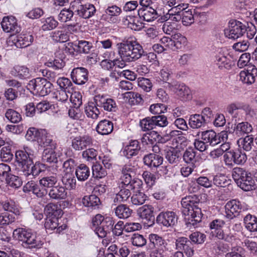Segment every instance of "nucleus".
<instances>
[{
  "mask_svg": "<svg viewBox=\"0 0 257 257\" xmlns=\"http://www.w3.org/2000/svg\"><path fill=\"white\" fill-rule=\"evenodd\" d=\"M118 54L126 62L135 61L145 55L143 47L136 41L126 40L116 45Z\"/></svg>",
  "mask_w": 257,
  "mask_h": 257,
  "instance_id": "nucleus-1",
  "label": "nucleus"
},
{
  "mask_svg": "<svg viewBox=\"0 0 257 257\" xmlns=\"http://www.w3.org/2000/svg\"><path fill=\"white\" fill-rule=\"evenodd\" d=\"M13 235L16 239L22 242L25 247L40 248L44 243L41 237L31 230L23 228H17L14 230Z\"/></svg>",
  "mask_w": 257,
  "mask_h": 257,
  "instance_id": "nucleus-2",
  "label": "nucleus"
},
{
  "mask_svg": "<svg viewBox=\"0 0 257 257\" xmlns=\"http://www.w3.org/2000/svg\"><path fill=\"white\" fill-rule=\"evenodd\" d=\"M53 84L46 78L38 77L29 81L28 89L33 90L39 95L44 96L50 93L52 89Z\"/></svg>",
  "mask_w": 257,
  "mask_h": 257,
  "instance_id": "nucleus-3",
  "label": "nucleus"
},
{
  "mask_svg": "<svg viewBox=\"0 0 257 257\" xmlns=\"http://www.w3.org/2000/svg\"><path fill=\"white\" fill-rule=\"evenodd\" d=\"M247 209V205L244 202L233 199L225 205L224 216L228 219H232L237 217L241 211Z\"/></svg>",
  "mask_w": 257,
  "mask_h": 257,
  "instance_id": "nucleus-4",
  "label": "nucleus"
},
{
  "mask_svg": "<svg viewBox=\"0 0 257 257\" xmlns=\"http://www.w3.org/2000/svg\"><path fill=\"white\" fill-rule=\"evenodd\" d=\"M201 139L208 144V146H214L227 141L228 134L224 131L216 134L213 130H208L201 132Z\"/></svg>",
  "mask_w": 257,
  "mask_h": 257,
  "instance_id": "nucleus-5",
  "label": "nucleus"
},
{
  "mask_svg": "<svg viewBox=\"0 0 257 257\" xmlns=\"http://www.w3.org/2000/svg\"><path fill=\"white\" fill-rule=\"evenodd\" d=\"M28 148L24 150H19L15 153V158L17 166L19 168V172L20 174L21 171H24L29 166L32 165L33 155L29 152Z\"/></svg>",
  "mask_w": 257,
  "mask_h": 257,
  "instance_id": "nucleus-6",
  "label": "nucleus"
},
{
  "mask_svg": "<svg viewBox=\"0 0 257 257\" xmlns=\"http://www.w3.org/2000/svg\"><path fill=\"white\" fill-rule=\"evenodd\" d=\"M71 8L77 12L79 17L84 19L90 18L96 12L95 8L92 4L82 5L80 2L75 1L71 4Z\"/></svg>",
  "mask_w": 257,
  "mask_h": 257,
  "instance_id": "nucleus-7",
  "label": "nucleus"
},
{
  "mask_svg": "<svg viewBox=\"0 0 257 257\" xmlns=\"http://www.w3.org/2000/svg\"><path fill=\"white\" fill-rule=\"evenodd\" d=\"M244 24L241 22L232 20L229 22L228 28L224 30L225 36L229 39H237L244 34Z\"/></svg>",
  "mask_w": 257,
  "mask_h": 257,
  "instance_id": "nucleus-8",
  "label": "nucleus"
},
{
  "mask_svg": "<svg viewBox=\"0 0 257 257\" xmlns=\"http://www.w3.org/2000/svg\"><path fill=\"white\" fill-rule=\"evenodd\" d=\"M150 247L154 248L152 254L155 257H163V247H165L166 244L165 240L160 236L156 234L149 235Z\"/></svg>",
  "mask_w": 257,
  "mask_h": 257,
  "instance_id": "nucleus-9",
  "label": "nucleus"
},
{
  "mask_svg": "<svg viewBox=\"0 0 257 257\" xmlns=\"http://www.w3.org/2000/svg\"><path fill=\"white\" fill-rule=\"evenodd\" d=\"M94 101L97 106L103 108L105 111L115 112L117 109L115 100L106 96L97 95L95 96Z\"/></svg>",
  "mask_w": 257,
  "mask_h": 257,
  "instance_id": "nucleus-10",
  "label": "nucleus"
},
{
  "mask_svg": "<svg viewBox=\"0 0 257 257\" xmlns=\"http://www.w3.org/2000/svg\"><path fill=\"white\" fill-rule=\"evenodd\" d=\"M175 248L184 252L187 257H192L195 253L193 244L189 238L181 236L175 239Z\"/></svg>",
  "mask_w": 257,
  "mask_h": 257,
  "instance_id": "nucleus-11",
  "label": "nucleus"
},
{
  "mask_svg": "<svg viewBox=\"0 0 257 257\" xmlns=\"http://www.w3.org/2000/svg\"><path fill=\"white\" fill-rule=\"evenodd\" d=\"M201 203L200 202L199 196L196 195L187 196L182 199L181 205L182 206V213L184 215H189V211L191 209L200 207Z\"/></svg>",
  "mask_w": 257,
  "mask_h": 257,
  "instance_id": "nucleus-12",
  "label": "nucleus"
},
{
  "mask_svg": "<svg viewBox=\"0 0 257 257\" xmlns=\"http://www.w3.org/2000/svg\"><path fill=\"white\" fill-rule=\"evenodd\" d=\"M178 220V217L173 211L162 212L156 218V222L166 227H172L175 225Z\"/></svg>",
  "mask_w": 257,
  "mask_h": 257,
  "instance_id": "nucleus-13",
  "label": "nucleus"
},
{
  "mask_svg": "<svg viewBox=\"0 0 257 257\" xmlns=\"http://www.w3.org/2000/svg\"><path fill=\"white\" fill-rule=\"evenodd\" d=\"M1 25L4 31L6 33L15 34L21 31V27L18 25L17 19L12 16L4 17Z\"/></svg>",
  "mask_w": 257,
  "mask_h": 257,
  "instance_id": "nucleus-14",
  "label": "nucleus"
},
{
  "mask_svg": "<svg viewBox=\"0 0 257 257\" xmlns=\"http://www.w3.org/2000/svg\"><path fill=\"white\" fill-rule=\"evenodd\" d=\"M92 144V138L87 135L74 137L72 140V147L75 151H81Z\"/></svg>",
  "mask_w": 257,
  "mask_h": 257,
  "instance_id": "nucleus-15",
  "label": "nucleus"
},
{
  "mask_svg": "<svg viewBox=\"0 0 257 257\" xmlns=\"http://www.w3.org/2000/svg\"><path fill=\"white\" fill-rule=\"evenodd\" d=\"M136 174L135 169L131 165L126 164L121 169V175L120 177V184L127 187Z\"/></svg>",
  "mask_w": 257,
  "mask_h": 257,
  "instance_id": "nucleus-16",
  "label": "nucleus"
},
{
  "mask_svg": "<svg viewBox=\"0 0 257 257\" xmlns=\"http://www.w3.org/2000/svg\"><path fill=\"white\" fill-rule=\"evenodd\" d=\"M73 82L78 85H83L88 80V71L84 67L74 68L71 73Z\"/></svg>",
  "mask_w": 257,
  "mask_h": 257,
  "instance_id": "nucleus-17",
  "label": "nucleus"
},
{
  "mask_svg": "<svg viewBox=\"0 0 257 257\" xmlns=\"http://www.w3.org/2000/svg\"><path fill=\"white\" fill-rule=\"evenodd\" d=\"M50 198L52 200L60 201L65 200L67 197V192L66 188L62 185L55 186L48 190Z\"/></svg>",
  "mask_w": 257,
  "mask_h": 257,
  "instance_id": "nucleus-18",
  "label": "nucleus"
},
{
  "mask_svg": "<svg viewBox=\"0 0 257 257\" xmlns=\"http://www.w3.org/2000/svg\"><path fill=\"white\" fill-rule=\"evenodd\" d=\"M24 190L25 192H32L39 198L46 197L48 194L47 190L42 188L40 184H37L33 181L27 183L24 187Z\"/></svg>",
  "mask_w": 257,
  "mask_h": 257,
  "instance_id": "nucleus-19",
  "label": "nucleus"
},
{
  "mask_svg": "<svg viewBox=\"0 0 257 257\" xmlns=\"http://www.w3.org/2000/svg\"><path fill=\"white\" fill-rule=\"evenodd\" d=\"M154 211V208L152 205H145L140 210V217L145 220L144 223L148 226H151L155 223Z\"/></svg>",
  "mask_w": 257,
  "mask_h": 257,
  "instance_id": "nucleus-20",
  "label": "nucleus"
},
{
  "mask_svg": "<svg viewBox=\"0 0 257 257\" xmlns=\"http://www.w3.org/2000/svg\"><path fill=\"white\" fill-rule=\"evenodd\" d=\"M58 218L56 217H46L44 226L47 232L51 233L52 231L55 230L56 233H60L66 228L67 225L65 224L58 226Z\"/></svg>",
  "mask_w": 257,
  "mask_h": 257,
  "instance_id": "nucleus-21",
  "label": "nucleus"
},
{
  "mask_svg": "<svg viewBox=\"0 0 257 257\" xmlns=\"http://www.w3.org/2000/svg\"><path fill=\"white\" fill-rule=\"evenodd\" d=\"M138 15L141 19L147 22H152L158 17L156 6L142 8L138 10Z\"/></svg>",
  "mask_w": 257,
  "mask_h": 257,
  "instance_id": "nucleus-22",
  "label": "nucleus"
},
{
  "mask_svg": "<svg viewBox=\"0 0 257 257\" xmlns=\"http://www.w3.org/2000/svg\"><path fill=\"white\" fill-rule=\"evenodd\" d=\"M114 221L112 218L106 217L102 221L101 226H100L97 230V235L100 238L105 237L108 233L112 232L113 226H114Z\"/></svg>",
  "mask_w": 257,
  "mask_h": 257,
  "instance_id": "nucleus-23",
  "label": "nucleus"
},
{
  "mask_svg": "<svg viewBox=\"0 0 257 257\" xmlns=\"http://www.w3.org/2000/svg\"><path fill=\"white\" fill-rule=\"evenodd\" d=\"M33 39V36L30 33H22L16 36L13 42L17 48H25L30 45Z\"/></svg>",
  "mask_w": 257,
  "mask_h": 257,
  "instance_id": "nucleus-24",
  "label": "nucleus"
},
{
  "mask_svg": "<svg viewBox=\"0 0 257 257\" xmlns=\"http://www.w3.org/2000/svg\"><path fill=\"white\" fill-rule=\"evenodd\" d=\"M240 80L243 83L250 85L253 83L257 76V69L253 66L251 70L241 71L239 74Z\"/></svg>",
  "mask_w": 257,
  "mask_h": 257,
  "instance_id": "nucleus-25",
  "label": "nucleus"
},
{
  "mask_svg": "<svg viewBox=\"0 0 257 257\" xmlns=\"http://www.w3.org/2000/svg\"><path fill=\"white\" fill-rule=\"evenodd\" d=\"M140 150L141 147L139 142L137 140H132L129 144L125 147L123 151V154L126 158H131L137 155Z\"/></svg>",
  "mask_w": 257,
  "mask_h": 257,
  "instance_id": "nucleus-26",
  "label": "nucleus"
},
{
  "mask_svg": "<svg viewBox=\"0 0 257 257\" xmlns=\"http://www.w3.org/2000/svg\"><path fill=\"white\" fill-rule=\"evenodd\" d=\"M82 203L89 210L97 209L101 205L100 199L94 194L85 196L82 200Z\"/></svg>",
  "mask_w": 257,
  "mask_h": 257,
  "instance_id": "nucleus-27",
  "label": "nucleus"
},
{
  "mask_svg": "<svg viewBox=\"0 0 257 257\" xmlns=\"http://www.w3.org/2000/svg\"><path fill=\"white\" fill-rule=\"evenodd\" d=\"M175 93L183 101H187L192 98V93L190 88L184 83L175 85Z\"/></svg>",
  "mask_w": 257,
  "mask_h": 257,
  "instance_id": "nucleus-28",
  "label": "nucleus"
},
{
  "mask_svg": "<svg viewBox=\"0 0 257 257\" xmlns=\"http://www.w3.org/2000/svg\"><path fill=\"white\" fill-rule=\"evenodd\" d=\"M113 130V123L106 119L100 121L96 127L97 132L101 135H107L110 134Z\"/></svg>",
  "mask_w": 257,
  "mask_h": 257,
  "instance_id": "nucleus-29",
  "label": "nucleus"
},
{
  "mask_svg": "<svg viewBox=\"0 0 257 257\" xmlns=\"http://www.w3.org/2000/svg\"><path fill=\"white\" fill-rule=\"evenodd\" d=\"M12 74L20 79H29L31 77V71L26 66L17 65L14 67Z\"/></svg>",
  "mask_w": 257,
  "mask_h": 257,
  "instance_id": "nucleus-30",
  "label": "nucleus"
},
{
  "mask_svg": "<svg viewBox=\"0 0 257 257\" xmlns=\"http://www.w3.org/2000/svg\"><path fill=\"white\" fill-rule=\"evenodd\" d=\"M143 160L144 164L150 167H158L162 164L163 158L159 155L150 154L145 156Z\"/></svg>",
  "mask_w": 257,
  "mask_h": 257,
  "instance_id": "nucleus-31",
  "label": "nucleus"
},
{
  "mask_svg": "<svg viewBox=\"0 0 257 257\" xmlns=\"http://www.w3.org/2000/svg\"><path fill=\"white\" fill-rule=\"evenodd\" d=\"M58 181L57 174H53L51 175H47L42 177L39 180V184L43 188L48 190V188H52L55 186Z\"/></svg>",
  "mask_w": 257,
  "mask_h": 257,
  "instance_id": "nucleus-32",
  "label": "nucleus"
},
{
  "mask_svg": "<svg viewBox=\"0 0 257 257\" xmlns=\"http://www.w3.org/2000/svg\"><path fill=\"white\" fill-rule=\"evenodd\" d=\"M63 186L67 189H75L76 186V180L72 173L65 172L61 178Z\"/></svg>",
  "mask_w": 257,
  "mask_h": 257,
  "instance_id": "nucleus-33",
  "label": "nucleus"
},
{
  "mask_svg": "<svg viewBox=\"0 0 257 257\" xmlns=\"http://www.w3.org/2000/svg\"><path fill=\"white\" fill-rule=\"evenodd\" d=\"M188 124L192 128L198 129L205 126L207 123L203 116L200 114H194L190 116Z\"/></svg>",
  "mask_w": 257,
  "mask_h": 257,
  "instance_id": "nucleus-34",
  "label": "nucleus"
},
{
  "mask_svg": "<svg viewBox=\"0 0 257 257\" xmlns=\"http://www.w3.org/2000/svg\"><path fill=\"white\" fill-rule=\"evenodd\" d=\"M188 216V222H187V224H192L194 226H196L198 223L201 221L203 216L200 207L191 209Z\"/></svg>",
  "mask_w": 257,
  "mask_h": 257,
  "instance_id": "nucleus-35",
  "label": "nucleus"
},
{
  "mask_svg": "<svg viewBox=\"0 0 257 257\" xmlns=\"http://www.w3.org/2000/svg\"><path fill=\"white\" fill-rule=\"evenodd\" d=\"M50 37L56 43H64L69 40V32L66 30H55L52 32Z\"/></svg>",
  "mask_w": 257,
  "mask_h": 257,
  "instance_id": "nucleus-36",
  "label": "nucleus"
},
{
  "mask_svg": "<svg viewBox=\"0 0 257 257\" xmlns=\"http://www.w3.org/2000/svg\"><path fill=\"white\" fill-rule=\"evenodd\" d=\"M89 167L84 164H80L75 170V175L79 181H84L90 176Z\"/></svg>",
  "mask_w": 257,
  "mask_h": 257,
  "instance_id": "nucleus-37",
  "label": "nucleus"
},
{
  "mask_svg": "<svg viewBox=\"0 0 257 257\" xmlns=\"http://www.w3.org/2000/svg\"><path fill=\"white\" fill-rule=\"evenodd\" d=\"M249 175V173L240 167H235L232 171V177L237 186Z\"/></svg>",
  "mask_w": 257,
  "mask_h": 257,
  "instance_id": "nucleus-38",
  "label": "nucleus"
},
{
  "mask_svg": "<svg viewBox=\"0 0 257 257\" xmlns=\"http://www.w3.org/2000/svg\"><path fill=\"white\" fill-rule=\"evenodd\" d=\"M98 107L94 102H89L85 107V112L88 117L96 119L99 117L100 112Z\"/></svg>",
  "mask_w": 257,
  "mask_h": 257,
  "instance_id": "nucleus-39",
  "label": "nucleus"
},
{
  "mask_svg": "<svg viewBox=\"0 0 257 257\" xmlns=\"http://www.w3.org/2000/svg\"><path fill=\"white\" fill-rule=\"evenodd\" d=\"M181 153L179 150L171 148L166 151L165 158L172 164H178L181 159Z\"/></svg>",
  "mask_w": 257,
  "mask_h": 257,
  "instance_id": "nucleus-40",
  "label": "nucleus"
},
{
  "mask_svg": "<svg viewBox=\"0 0 257 257\" xmlns=\"http://www.w3.org/2000/svg\"><path fill=\"white\" fill-rule=\"evenodd\" d=\"M47 217L59 218L61 215L62 210L54 203L48 204L45 208Z\"/></svg>",
  "mask_w": 257,
  "mask_h": 257,
  "instance_id": "nucleus-41",
  "label": "nucleus"
},
{
  "mask_svg": "<svg viewBox=\"0 0 257 257\" xmlns=\"http://www.w3.org/2000/svg\"><path fill=\"white\" fill-rule=\"evenodd\" d=\"M119 191L115 195L113 199L114 203L126 201L131 195V189L125 186H121Z\"/></svg>",
  "mask_w": 257,
  "mask_h": 257,
  "instance_id": "nucleus-42",
  "label": "nucleus"
},
{
  "mask_svg": "<svg viewBox=\"0 0 257 257\" xmlns=\"http://www.w3.org/2000/svg\"><path fill=\"white\" fill-rule=\"evenodd\" d=\"M123 24L135 31H139L142 28V23H139L137 18L132 16H127L123 19Z\"/></svg>",
  "mask_w": 257,
  "mask_h": 257,
  "instance_id": "nucleus-43",
  "label": "nucleus"
},
{
  "mask_svg": "<svg viewBox=\"0 0 257 257\" xmlns=\"http://www.w3.org/2000/svg\"><path fill=\"white\" fill-rule=\"evenodd\" d=\"M204 8L205 7H198L194 10L195 20L201 26L205 25L207 23V12L203 11Z\"/></svg>",
  "mask_w": 257,
  "mask_h": 257,
  "instance_id": "nucleus-44",
  "label": "nucleus"
},
{
  "mask_svg": "<svg viewBox=\"0 0 257 257\" xmlns=\"http://www.w3.org/2000/svg\"><path fill=\"white\" fill-rule=\"evenodd\" d=\"M115 214L119 218L125 219L130 217L132 213V210L125 204L118 205L114 209Z\"/></svg>",
  "mask_w": 257,
  "mask_h": 257,
  "instance_id": "nucleus-45",
  "label": "nucleus"
},
{
  "mask_svg": "<svg viewBox=\"0 0 257 257\" xmlns=\"http://www.w3.org/2000/svg\"><path fill=\"white\" fill-rule=\"evenodd\" d=\"M253 140L252 135H248L244 138H240L237 141V144L243 150L249 151L253 146Z\"/></svg>",
  "mask_w": 257,
  "mask_h": 257,
  "instance_id": "nucleus-46",
  "label": "nucleus"
},
{
  "mask_svg": "<svg viewBox=\"0 0 257 257\" xmlns=\"http://www.w3.org/2000/svg\"><path fill=\"white\" fill-rule=\"evenodd\" d=\"M55 150V149H45L42 155L43 161L49 163H57V155Z\"/></svg>",
  "mask_w": 257,
  "mask_h": 257,
  "instance_id": "nucleus-47",
  "label": "nucleus"
},
{
  "mask_svg": "<svg viewBox=\"0 0 257 257\" xmlns=\"http://www.w3.org/2000/svg\"><path fill=\"white\" fill-rule=\"evenodd\" d=\"M38 165L37 163L34 164L33 161H32V165L26 167V169L24 171H20V175H23L26 177L29 176H32L33 177L38 176L40 173V171L39 169Z\"/></svg>",
  "mask_w": 257,
  "mask_h": 257,
  "instance_id": "nucleus-48",
  "label": "nucleus"
},
{
  "mask_svg": "<svg viewBox=\"0 0 257 257\" xmlns=\"http://www.w3.org/2000/svg\"><path fill=\"white\" fill-rule=\"evenodd\" d=\"M230 155L233 159V162L236 164H243L247 160L246 154L239 150L230 151Z\"/></svg>",
  "mask_w": 257,
  "mask_h": 257,
  "instance_id": "nucleus-49",
  "label": "nucleus"
},
{
  "mask_svg": "<svg viewBox=\"0 0 257 257\" xmlns=\"http://www.w3.org/2000/svg\"><path fill=\"white\" fill-rule=\"evenodd\" d=\"M244 222L247 230L252 232L257 231V218L248 214L244 218Z\"/></svg>",
  "mask_w": 257,
  "mask_h": 257,
  "instance_id": "nucleus-50",
  "label": "nucleus"
},
{
  "mask_svg": "<svg viewBox=\"0 0 257 257\" xmlns=\"http://www.w3.org/2000/svg\"><path fill=\"white\" fill-rule=\"evenodd\" d=\"M245 191L254 190L257 187L254 183V180L250 174L247 176L238 186Z\"/></svg>",
  "mask_w": 257,
  "mask_h": 257,
  "instance_id": "nucleus-51",
  "label": "nucleus"
},
{
  "mask_svg": "<svg viewBox=\"0 0 257 257\" xmlns=\"http://www.w3.org/2000/svg\"><path fill=\"white\" fill-rule=\"evenodd\" d=\"M252 130V127L250 123L247 122H242L236 125L234 130L236 134L242 135L251 133Z\"/></svg>",
  "mask_w": 257,
  "mask_h": 257,
  "instance_id": "nucleus-52",
  "label": "nucleus"
},
{
  "mask_svg": "<svg viewBox=\"0 0 257 257\" xmlns=\"http://www.w3.org/2000/svg\"><path fill=\"white\" fill-rule=\"evenodd\" d=\"M215 62L219 67H224L226 69H229L232 65L231 60L222 54L215 56Z\"/></svg>",
  "mask_w": 257,
  "mask_h": 257,
  "instance_id": "nucleus-53",
  "label": "nucleus"
},
{
  "mask_svg": "<svg viewBox=\"0 0 257 257\" xmlns=\"http://www.w3.org/2000/svg\"><path fill=\"white\" fill-rule=\"evenodd\" d=\"M230 180L227 179V177L222 174H218L214 176L213 179V184L218 187H225L228 186Z\"/></svg>",
  "mask_w": 257,
  "mask_h": 257,
  "instance_id": "nucleus-54",
  "label": "nucleus"
},
{
  "mask_svg": "<svg viewBox=\"0 0 257 257\" xmlns=\"http://www.w3.org/2000/svg\"><path fill=\"white\" fill-rule=\"evenodd\" d=\"M206 238L205 234L199 231L193 232L189 236V239L193 244H202L205 242Z\"/></svg>",
  "mask_w": 257,
  "mask_h": 257,
  "instance_id": "nucleus-55",
  "label": "nucleus"
},
{
  "mask_svg": "<svg viewBox=\"0 0 257 257\" xmlns=\"http://www.w3.org/2000/svg\"><path fill=\"white\" fill-rule=\"evenodd\" d=\"M5 117L12 123H18L22 120L20 113L13 109H8L5 113Z\"/></svg>",
  "mask_w": 257,
  "mask_h": 257,
  "instance_id": "nucleus-56",
  "label": "nucleus"
},
{
  "mask_svg": "<svg viewBox=\"0 0 257 257\" xmlns=\"http://www.w3.org/2000/svg\"><path fill=\"white\" fill-rule=\"evenodd\" d=\"M75 49L77 50V52L79 53L88 54L90 52L91 49L92 47V44L89 42L81 40L79 41L76 43Z\"/></svg>",
  "mask_w": 257,
  "mask_h": 257,
  "instance_id": "nucleus-57",
  "label": "nucleus"
},
{
  "mask_svg": "<svg viewBox=\"0 0 257 257\" xmlns=\"http://www.w3.org/2000/svg\"><path fill=\"white\" fill-rule=\"evenodd\" d=\"M140 126L144 132L150 131L155 128L153 116L147 117L141 120Z\"/></svg>",
  "mask_w": 257,
  "mask_h": 257,
  "instance_id": "nucleus-58",
  "label": "nucleus"
},
{
  "mask_svg": "<svg viewBox=\"0 0 257 257\" xmlns=\"http://www.w3.org/2000/svg\"><path fill=\"white\" fill-rule=\"evenodd\" d=\"M57 83L61 89L67 91L70 94L71 93V91L73 90V84L70 79L65 77L59 78L57 80Z\"/></svg>",
  "mask_w": 257,
  "mask_h": 257,
  "instance_id": "nucleus-59",
  "label": "nucleus"
},
{
  "mask_svg": "<svg viewBox=\"0 0 257 257\" xmlns=\"http://www.w3.org/2000/svg\"><path fill=\"white\" fill-rule=\"evenodd\" d=\"M74 10L70 9H63L58 15V20L62 23H66L71 20L74 15Z\"/></svg>",
  "mask_w": 257,
  "mask_h": 257,
  "instance_id": "nucleus-60",
  "label": "nucleus"
},
{
  "mask_svg": "<svg viewBox=\"0 0 257 257\" xmlns=\"http://www.w3.org/2000/svg\"><path fill=\"white\" fill-rule=\"evenodd\" d=\"M182 16V23L184 26H190L194 22L195 13L193 14L191 10L183 12Z\"/></svg>",
  "mask_w": 257,
  "mask_h": 257,
  "instance_id": "nucleus-61",
  "label": "nucleus"
},
{
  "mask_svg": "<svg viewBox=\"0 0 257 257\" xmlns=\"http://www.w3.org/2000/svg\"><path fill=\"white\" fill-rule=\"evenodd\" d=\"M15 218L12 213L5 212L0 213V225H8L15 221Z\"/></svg>",
  "mask_w": 257,
  "mask_h": 257,
  "instance_id": "nucleus-62",
  "label": "nucleus"
},
{
  "mask_svg": "<svg viewBox=\"0 0 257 257\" xmlns=\"http://www.w3.org/2000/svg\"><path fill=\"white\" fill-rule=\"evenodd\" d=\"M107 172L105 168L100 164H95L92 166V175L94 178L101 179L105 177Z\"/></svg>",
  "mask_w": 257,
  "mask_h": 257,
  "instance_id": "nucleus-63",
  "label": "nucleus"
},
{
  "mask_svg": "<svg viewBox=\"0 0 257 257\" xmlns=\"http://www.w3.org/2000/svg\"><path fill=\"white\" fill-rule=\"evenodd\" d=\"M5 179L10 186L15 188L20 187L22 184L21 179L19 177L10 173Z\"/></svg>",
  "mask_w": 257,
  "mask_h": 257,
  "instance_id": "nucleus-64",
  "label": "nucleus"
}]
</instances>
